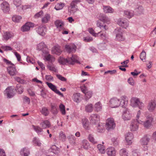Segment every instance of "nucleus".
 <instances>
[{
  "instance_id": "obj_3",
  "label": "nucleus",
  "mask_w": 156,
  "mask_h": 156,
  "mask_svg": "<svg viewBox=\"0 0 156 156\" xmlns=\"http://www.w3.org/2000/svg\"><path fill=\"white\" fill-rule=\"evenodd\" d=\"M153 119L151 115H148L146 116V119L145 121L143 119L139 121V123L143 125L147 129L149 128L151 126L152 122Z\"/></svg>"
},
{
  "instance_id": "obj_44",
  "label": "nucleus",
  "mask_w": 156,
  "mask_h": 156,
  "mask_svg": "<svg viewBox=\"0 0 156 156\" xmlns=\"http://www.w3.org/2000/svg\"><path fill=\"white\" fill-rule=\"evenodd\" d=\"M88 139L90 142L93 144H97V141L94 139L93 136L92 134H89Z\"/></svg>"
},
{
  "instance_id": "obj_19",
  "label": "nucleus",
  "mask_w": 156,
  "mask_h": 156,
  "mask_svg": "<svg viewBox=\"0 0 156 156\" xmlns=\"http://www.w3.org/2000/svg\"><path fill=\"white\" fill-rule=\"evenodd\" d=\"M7 70L9 74L11 76H13L16 75L17 72L14 65L12 66H9L7 68Z\"/></svg>"
},
{
  "instance_id": "obj_27",
  "label": "nucleus",
  "mask_w": 156,
  "mask_h": 156,
  "mask_svg": "<svg viewBox=\"0 0 156 156\" xmlns=\"http://www.w3.org/2000/svg\"><path fill=\"white\" fill-rule=\"evenodd\" d=\"M150 140V136H146L141 139L140 141V143L142 145H147L148 144Z\"/></svg>"
},
{
  "instance_id": "obj_36",
  "label": "nucleus",
  "mask_w": 156,
  "mask_h": 156,
  "mask_svg": "<svg viewBox=\"0 0 156 156\" xmlns=\"http://www.w3.org/2000/svg\"><path fill=\"white\" fill-rule=\"evenodd\" d=\"M40 111L42 114L45 116H48L49 113L48 109L47 108L45 107L42 108Z\"/></svg>"
},
{
  "instance_id": "obj_9",
  "label": "nucleus",
  "mask_w": 156,
  "mask_h": 156,
  "mask_svg": "<svg viewBox=\"0 0 156 156\" xmlns=\"http://www.w3.org/2000/svg\"><path fill=\"white\" fill-rule=\"evenodd\" d=\"M4 94L8 98H12L14 95L13 89L11 87H8L4 91Z\"/></svg>"
},
{
  "instance_id": "obj_16",
  "label": "nucleus",
  "mask_w": 156,
  "mask_h": 156,
  "mask_svg": "<svg viewBox=\"0 0 156 156\" xmlns=\"http://www.w3.org/2000/svg\"><path fill=\"white\" fill-rule=\"evenodd\" d=\"M133 138L132 133L129 132L125 135V139L127 144L129 145L132 143V140Z\"/></svg>"
},
{
  "instance_id": "obj_54",
  "label": "nucleus",
  "mask_w": 156,
  "mask_h": 156,
  "mask_svg": "<svg viewBox=\"0 0 156 156\" xmlns=\"http://www.w3.org/2000/svg\"><path fill=\"white\" fill-rule=\"evenodd\" d=\"M146 57V53L145 51L143 50L141 53L140 55V59L143 62H144Z\"/></svg>"
},
{
  "instance_id": "obj_55",
  "label": "nucleus",
  "mask_w": 156,
  "mask_h": 156,
  "mask_svg": "<svg viewBox=\"0 0 156 156\" xmlns=\"http://www.w3.org/2000/svg\"><path fill=\"white\" fill-rule=\"evenodd\" d=\"M47 67L50 71H53L55 72H56V69L53 64H49L47 65Z\"/></svg>"
},
{
  "instance_id": "obj_8",
  "label": "nucleus",
  "mask_w": 156,
  "mask_h": 156,
  "mask_svg": "<svg viewBox=\"0 0 156 156\" xmlns=\"http://www.w3.org/2000/svg\"><path fill=\"white\" fill-rule=\"evenodd\" d=\"M156 108V101L154 100L150 101L147 105V109L151 112H153Z\"/></svg>"
},
{
  "instance_id": "obj_38",
  "label": "nucleus",
  "mask_w": 156,
  "mask_h": 156,
  "mask_svg": "<svg viewBox=\"0 0 156 156\" xmlns=\"http://www.w3.org/2000/svg\"><path fill=\"white\" fill-rule=\"evenodd\" d=\"M51 151L55 154L58 153L60 151V149L55 145H53L51 147Z\"/></svg>"
},
{
  "instance_id": "obj_31",
  "label": "nucleus",
  "mask_w": 156,
  "mask_h": 156,
  "mask_svg": "<svg viewBox=\"0 0 156 156\" xmlns=\"http://www.w3.org/2000/svg\"><path fill=\"white\" fill-rule=\"evenodd\" d=\"M40 125L43 128L45 129L50 127V123L48 121L44 120L41 122Z\"/></svg>"
},
{
  "instance_id": "obj_12",
  "label": "nucleus",
  "mask_w": 156,
  "mask_h": 156,
  "mask_svg": "<svg viewBox=\"0 0 156 156\" xmlns=\"http://www.w3.org/2000/svg\"><path fill=\"white\" fill-rule=\"evenodd\" d=\"M128 98L126 96H122L120 98V101H119V105L123 108H126L128 104Z\"/></svg>"
},
{
  "instance_id": "obj_50",
  "label": "nucleus",
  "mask_w": 156,
  "mask_h": 156,
  "mask_svg": "<svg viewBox=\"0 0 156 156\" xmlns=\"http://www.w3.org/2000/svg\"><path fill=\"white\" fill-rule=\"evenodd\" d=\"M16 90L20 94H21L23 92V87L20 84L17 85Z\"/></svg>"
},
{
  "instance_id": "obj_61",
  "label": "nucleus",
  "mask_w": 156,
  "mask_h": 156,
  "mask_svg": "<svg viewBox=\"0 0 156 156\" xmlns=\"http://www.w3.org/2000/svg\"><path fill=\"white\" fill-rule=\"evenodd\" d=\"M140 110L138 111L137 112V115H136V120H137V122L138 123H139V121H141L142 119L141 118V117H140Z\"/></svg>"
},
{
  "instance_id": "obj_39",
  "label": "nucleus",
  "mask_w": 156,
  "mask_h": 156,
  "mask_svg": "<svg viewBox=\"0 0 156 156\" xmlns=\"http://www.w3.org/2000/svg\"><path fill=\"white\" fill-rule=\"evenodd\" d=\"M85 109L86 112H90L93 110V105L91 104H89L87 105L85 108Z\"/></svg>"
},
{
  "instance_id": "obj_42",
  "label": "nucleus",
  "mask_w": 156,
  "mask_h": 156,
  "mask_svg": "<svg viewBox=\"0 0 156 156\" xmlns=\"http://www.w3.org/2000/svg\"><path fill=\"white\" fill-rule=\"evenodd\" d=\"M65 6V4L63 3H58L55 6V8L56 10L62 9Z\"/></svg>"
},
{
  "instance_id": "obj_34",
  "label": "nucleus",
  "mask_w": 156,
  "mask_h": 156,
  "mask_svg": "<svg viewBox=\"0 0 156 156\" xmlns=\"http://www.w3.org/2000/svg\"><path fill=\"white\" fill-rule=\"evenodd\" d=\"M46 45L44 42H41L38 44L37 46V49L39 51H43L46 48Z\"/></svg>"
},
{
  "instance_id": "obj_21",
  "label": "nucleus",
  "mask_w": 156,
  "mask_h": 156,
  "mask_svg": "<svg viewBox=\"0 0 156 156\" xmlns=\"http://www.w3.org/2000/svg\"><path fill=\"white\" fill-rule=\"evenodd\" d=\"M51 51L53 53L59 55L62 52L61 48L58 45H56L52 48Z\"/></svg>"
},
{
  "instance_id": "obj_49",
  "label": "nucleus",
  "mask_w": 156,
  "mask_h": 156,
  "mask_svg": "<svg viewBox=\"0 0 156 156\" xmlns=\"http://www.w3.org/2000/svg\"><path fill=\"white\" fill-rule=\"evenodd\" d=\"M46 83L48 86V87L53 91L54 92H55V90H56L57 89H56V87L53 85L52 83H49L48 82H46Z\"/></svg>"
},
{
  "instance_id": "obj_28",
  "label": "nucleus",
  "mask_w": 156,
  "mask_h": 156,
  "mask_svg": "<svg viewBox=\"0 0 156 156\" xmlns=\"http://www.w3.org/2000/svg\"><path fill=\"white\" fill-rule=\"evenodd\" d=\"M104 12L105 13H112L114 10L109 6L104 5L103 6Z\"/></svg>"
},
{
  "instance_id": "obj_22",
  "label": "nucleus",
  "mask_w": 156,
  "mask_h": 156,
  "mask_svg": "<svg viewBox=\"0 0 156 156\" xmlns=\"http://www.w3.org/2000/svg\"><path fill=\"white\" fill-rule=\"evenodd\" d=\"M46 29L45 27L41 26L39 27L37 30V33L40 35L44 36L45 35Z\"/></svg>"
},
{
  "instance_id": "obj_4",
  "label": "nucleus",
  "mask_w": 156,
  "mask_h": 156,
  "mask_svg": "<svg viewBox=\"0 0 156 156\" xmlns=\"http://www.w3.org/2000/svg\"><path fill=\"white\" fill-rule=\"evenodd\" d=\"M131 105L133 107H138L141 109L143 107L144 104L141 102L140 99L136 97H132L130 100Z\"/></svg>"
},
{
  "instance_id": "obj_47",
  "label": "nucleus",
  "mask_w": 156,
  "mask_h": 156,
  "mask_svg": "<svg viewBox=\"0 0 156 156\" xmlns=\"http://www.w3.org/2000/svg\"><path fill=\"white\" fill-rule=\"evenodd\" d=\"M97 131L98 132L102 133L104 131L105 129L104 126L101 124L99 123L97 126Z\"/></svg>"
},
{
  "instance_id": "obj_51",
  "label": "nucleus",
  "mask_w": 156,
  "mask_h": 156,
  "mask_svg": "<svg viewBox=\"0 0 156 156\" xmlns=\"http://www.w3.org/2000/svg\"><path fill=\"white\" fill-rule=\"evenodd\" d=\"M69 142L72 144L75 143L76 138L73 135H70L68 137Z\"/></svg>"
},
{
  "instance_id": "obj_33",
  "label": "nucleus",
  "mask_w": 156,
  "mask_h": 156,
  "mask_svg": "<svg viewBox=\"0 0 156 156\" xmlns=\"http://www.w3.org/2000/svg\"><path fill=\"white\" fill-rule=\"evenodd\" d=\"M82 123L83 128L86 129H88L89 124L88 119H83L82 120Z\"/></svg>"
},
{
  "instance_id": "obj_59",
  "label": "nucleus",
  "mask_w": 156,
  "mask_h": 156,
  "mask_svg": "<svg viewBox=\"0 0 156 156\" xmlns=\"http://www.w3.org/2000/svg\"><path fill=\"white\" fill-rule=\"evenodd\" d=\"M15 79L18 82L22 84H24L26 83V81L24 80L21 79L20 77H15Z\"/></svg>"
},
{
  "instance_id": "obj_26",
  "label": "nucleus",
  "mask_w": 156,
  "mask_h": 156,
  "mask_svg": "<svg viewBox=\"0 0 156 156\" xmlns=\"http://www.w3.org/2000/svg\"><path fill=\"white\" fill-rule=\"evenodd\" d=\"M99 19L104 23H107L110 21V20L105 15L103 14H100L98 16Z\"/></svg>"
},
{
  "instance_id": "obj_14",
  "label": "nucleus",
  "mask_w": 156,
  "mask_h": 156,
  "mask_svg": "<svg viewBox=\"0 0 156 156\" xmlns=\"http://www.w3.org/2000/svg\"><path fill=\"white\" fill-rule=\"evenodd\" d=\"M76 46L73 44H70L65 46L66 51L69 53L75 52L76 51Z\"/></svg>"
},
{
  "instance_id": "obj_45",
  "label": "nucleus",
  "mask_w": 156,
  "mask_h": 156,
  "mask_svg": "<svg viewBox=\"0 0 156 156\" xmlns=\"http://www.w3.org/2000/svg\"><path fill=\"white\" fill-rule=\"evenodd\" d=\"M84 94L85 96V99L86 100H87L92 97L93 93L91 91H87Z\"/></svg>"
},
{
  "instance_id": "obj_64",
  "label": "nucleus",
  "mask_w": 156,
  "mask_h": 156,
  "mask_svg": "<svg viewBox=\"0 0 156 156\" xmlns=\"http://www.w3.org/2000/svg\"><path fill=\"white\" fill-rule=\"evenodd\" d=\"M13 3L16 7L19 6L21 3V0H13Z\"/></svg>"
},
{
  "instance_id": "obj_13",
  "label": "nucleus",
  "mask_w": 156,
  "mask_h": 156,
  "mask_svg": "<svg viewBox=\"0 0 156 156\" xmlns=\"http://www.w3.org/2000/svg\"><path fill=\"white\" fill-rule=\"evenodd\" d=\"M90 119L91 123L93 125L98 123L100 120L99 116L96 114L91 115Z\"/></svg>"
},
{
  "instance_id": "obj_41",
  "label": "nucleus",
  "mask_w": 156,
  "mask_h": 156,
  "mask_svg": "<svg viewBox=\"0 0 156 156\" xmlns=\"http://www.w3.org/2000/svg\"><path fill=\"white\" fill-rule=\"evenodd\" d=\"M22 18L20 16L14 15L12 17V19L13 21L18 23L20 21Z\"/></svg>"
},
{
  "instance_id": "obj_30",
  "label": "nucleus",
  "mask_w": 156,
  "mask_h": 156,
  "mask_svg": "<svg viewBox=\"0 0 156 156\" xmlns=\"http://www.w3.org/2000/svg\"><path fill=\"white\" fill-rule=\"evenodd\" d=\"M80 94L79 93H76L74 94L73 97V99L74 101L79 103L80 101Z\"/></svg>"
},
{
  "instance_id": "obj_10",
  "label": "nucleus",
  "mask_w": 156,
  "mask_h": 156,
  "mask_svg": "<svg viewBox=\"0 0 156 156\" xmlns=\"http://www.w3.org/2000/svg\"><path fill=\"white\" fill-rule=\"evenodd\" d=\"M132 114L129 109H126L122 113V118L124 120H128L130 119Z\"/></svg>"
},
{
  "instance_id": "obj_52",
  "label": "nucleus",
  "mask_w": 156,
  "mask_h": 156,
  "mask_svg": "<svg viewBox=\"0 0 156 156\" xmlns=\"http://www.w3.org/2000/svg\"><path fill=\"white\" fill-rule=\"evenodd\" d=\"M120 156H128V153L125 149H121L120 151Z\"/></svg>"
},
{
  "instance_id": "obj_7",
  "label": "nucleus",
  "mask_w": 156,
  "mask_h": 156,
  "mask_svg": "<svg viewBox=\"0 0 156 156\" xmlns=\"http://www.w3.org/2000/svg\"><path fill=\"white\" fill-rule=\"evenodd\" d=\"M117 23L120 26L126 29L129 25V21L125 18H120L118 19Z\"/></svg>"
},
{
  "instance_id": "obj_58",
  "label": "nucleus",
  "mask_w": 156,
  "mask_h": 156,
  "mask_svg": "<svg viewBox=\"0 0 156 156\" xmlns=\"http://www.w3.org/2000/svg\"><path fill=\"white\" fill-rule=\"evenodd\" d=\"M43 15V11L41 10L39 12L37 13L34 15V17L35 18H38L40 17Z\"/></svg>"
},
{
  "instance_id": "obj_40",
  "label": "nucleus",
  "mask_w": 156,
  "mask_h": 156,
  "mask_svg": "<svg viewBox=\"0 0 156 156\" xmlns=\"http://www.w3.org/2000/svg\"><path fill=\"white\" fill-rule=\"evenodd\" d=\"M97 147L99 152L101 154H104L105 152V147L101 144H99L97 145Z\"/></svg>"
},
{
  "instance_id": "obj_25",
  "label": "nucleus",
  "mask_w": 156,
  "mask_h": 156,
  "mask_svg": "<svg viewBox=\"0 0 156 156\" xmlns=\"http://www.w3.org/2000/svg\"><path fill=\"white\" fill-rule=\"evenodd\" d=\"M138 123L137 120H133L131 122L130 128L133 131L136 130L138 128V125L137 123Z\"/></svg>"
},
{
  "instance_id": "obj_29",
  "label": "nucleus",
  "mask_w": 156,
  "mask_h": 156,
  "mask_svg": "<svg viewBox=\"0 0 156 156\" xmlns=\"http://www.w3.org/2000/svg\"><path fill=\"white\" fill-rule=\"evenodd\" d=\"M134 13L132 11L125 10L124 12V15L128 18H130L134 15Z\"/></svg>"
},
{
  "instance_id": "obj_60",
  "label": "nucleus",
  "mask_w": 156,
  "mask_h": 156,
  "mask_svg": "<svg viewBox=\"0 0 156 156\" xmlns=\"http://www.w3.org/2000/svg\"><path fill=\"white\" fill-rule=\"evenodd\" d=\"M45 58L47 60L51 62H53L55 61V58L52 57L50 54L46 56Z\"/></svg>"
},
{
  "instance_id": "obj_6",
  "label": "nucleus",
  "mask_w": 156,
  "mask_h": 156,
  "mask_svg": "<svg viewBox=\"0 0 156 156\" xmlns=\"http://www.w3.org/2000/svg\"><path fill=\"white\" fill-rule=\"evenodd\" d=\"M115 126V124L112 118L108 119L106 124V129L108 131L113 129Z\"/></svg>"
},
{
  "instance_id": "obj_53",
  "label": "nucleus",
  "mask_w": 156,
  "mask_h": 156,
  "mask_svg": "<svg viewBox=\"0 0 156 156\" xmlns=\"http://www.w3.org/2000/svg\"><path fill=\"white\" fill-rule=\"evenodd\" d=\"M59 108L60 111L62 114L63 115H65L66 114L65 106L62 104H61L59 106Z\"/></svg>"
},
{
  "instance_id": "obj_63",
  "label": "nucleus",
  "mask_w": 156,
  "mask_h": 156,
  "mask_svg": "<svg viewBox=\"0 0 156 156\" xmlns=\"http://www.w3.org/2000/svg\"><path fill=\"white\" fill-rule=\"evenodd\" d=\"M83 40L85 42H90L93 41V39L91 37H84Z\"/></svg>"
},
{
  "instance_id": "obj_35",
  "label": "nucleus",
  "mask_w": 156,
  "mask_h": 156,
  "mask_svg": "<svg viewBox=\"0 0 156 156\" xmlns=\"http://www.w3.org/2000/svg\"><path fill=\"white\" fill-rule=\"evenodd\" d=\"M59 62L61 64L65 65L66 63L70 62L69 59H65L62 57H60L58 60Z\"/></svg>"
},
{
  "instance_id": "obj_57",
  "label": "nucleus",
  "mask_w": 156,
  "mask_h": 156,
  "mask_svg": "<svg viewBox=\"0 0 156 156\" xmlns=\"http://www.w3.org/2000/svg\"><path fill=\"white\" fill-rule=\"evenodd\" d=\"M135 10L137 12V13L140 14L143 11V8L141 6H138L137 8H136Z\"/></svg>"
},
{
  "instance_id": "obj_32",
  "label": "nucleus",
  "mask_w": 156,
  "mask_h": 156,
  "mask_svg": "<svg viewBox=\"0 0 156 156\" xmlns=\"http://www.w3.org/2000/svg\"><path fill=\"white\" fill-rule=\"evenodd\" d=\"M82 147L85 150H87L90 146L87 140H83L82 141Z\"/></svg>"
},
{
  "instance_id": "obj_56",
  "label": "nucleus",
  "mask_w": 156,
  "mask_h": 156,
  "mask_svg": "<svg viewBox=\"0 0 156 156\" xmlns=\"http://www.w3.org/2000/svg\"><path fill=\"white\" fill-rule=\"evenodd\" d=\"M55 25L57 28L61 27L63 25L62 21L59 20H57L55 22Z\"/></svg>"
},
{
  "instance_id": "obj_20",
  "label": "nucleus",
  "mask_w": 156,
  "mask_h": 156,
  "mask_svg": "<svg viewBox=\"0 0 156 156\" xmlns=\"http://www.w3.org/2000/svg\"><path fill=\"white\" fill-rule=\"evenodd\" d=\"M106 153L108 156H115L116 151L114 148L110 147L106 149Z\"/></svg>"
},
{
  "instance_id": "obj_17",
  "label": "nucleus",
  "mask_w": 156,
  "mask_h": 156,
  "mask_svg": "<svg viewBox=\"0 0 156 156\" xmlns=\"http://www.w3.org/2000/svg\"><path fill=\"white\" fill-rule=\"evenodd\" d=\"M20 154L21 156H28L30 154L29 149L27 147L22 148L20 151Z\"/></svg>"
},
{
  "instance_id": "obj_24",
  "label": "nucleus",
  "mask_w": 156,
  "mask_h": 156,
  "mask_svg": "<svg viewBox=\"0 0 156 156\" xmlns=\"http://www.w3.org/2000/svg\"><path fill=\"white\" fill-rule=\"evenodd\" d=\"M13 36V34L12 33L9 32H5L4 33L3 35V39L7 41Z\"/></svg>"
},
{
  "instance_id": "obj_62",
  "label": "nucleus",
  "mask_w": 156,
  "mask_h": 156,
  "mask_svg": "<svg viewBox=\"0 0 156 156\" xmlns=\"http://www.w3.org/2000/svg\"><path fill=\"white\" fill-rule=\"evenodd\" d=\"M59 138L63 141H65L66 138V136L62 132H61L59 133Z\"/></svg>"
},
{
  "instance_id": "obj_46",
  "label": "nucleus",
  "mask_w": 156,
  "mask_h": 156,
  "mask_svg": "<svg viewBox=\"0 0 156 156\" xmlns=\"http://www.w3.org/2000/svg\"><path fill=\"white\" fill-rule=\"evenodd\" d=\"M33 142L34 144L35 145L40 146L41 145V143L40 142L39 139L37 137H35L34 138Z\"/></svg>"
},
{
  "instance_id": "obj_15",
  "label": "nucleus",
  "mask_w": 156,
  "mask_h": 156,
  "mask_svg": "<svg viewBox=\"0 0 156 156\" xmlns=\"http://www.w3.org/2000/svg\"><path fill=\"white\" fill-rule=\"evenodd\" d=\"M34 26V23H27L22 27L21 30L23 32L28 31L30 30V27H32Z\"/></svg>"
},
{
  "instance_id": "obj_48",
  "label": "nucleus",
  "mask_w": 156,
  "mask_h": 156,
  "mask_svg": "<svg viewBox=\"0 0 156 156\" xmlns=\"http://www.w3.org/2000/svg\"><path fill=\"white\" fill-rule=\"evenodd\" d=\"M32 127L34 130L38 133H40L43 131L42 129L39 126L33 125Z\"/></svg>"
},
{
  "instance_id": "obj_2",
  "label": "nucleus",
  "mask_w": 156,
  "mask_h": 156,
  "mask_svg": "<svg viewBox=\"0 0 156 156\" xmlns=\"http://www.w3.org/2000/svg\"><path fill=\"white\" fill-rule=\"evenodd\" d=\"M79 0H74L72 1L68 7V12L71 15H73L78 10L77 5L80 2Z\"/></svg>"
},
{
  "instance_id": "obj_23",
  "label": "nucleus",
  "mask_w": 156,
  "mask_h": 156,
  "mask_svg": "<svg viewBox=\"0 0 156 156\" xmlns=\"http://www.w3.org/2000/svg\"><path fill=\"white\" fill-rule=\"evenodd\" d=\"M69 60L70 61L69 63L73 64V63L76 62L78 64H80V63L78 61V57L75 55H72V56L70 58H68Z\"/></svg>"
},
{
  "instance_id": "obj_5",
  "label": "nucleus",
  "mask_w": 156,
  "mask_h": 156,
  "mask_svg": "<svg viewBox=\"0 0 156 156\" xmlns=\"http://www.w3.org/2000/svg\"><path fill=\"white\" fill-rule=\"evenodd\" d=\"M114 32L116 34L115 39L117 40L122 41L125 40V38L122 35V31L120 27L115 29Z\"/></svg>"
},
{
  "instance_id": "obj_43",
  "label": "nucleus",
  "mask_w": 156,
  "mask_h": 156,
  "mask_svg": "<svg viewBox=\"0 0 156 156\" xmlns=\"http://www.w3.org/2000/svg\"><path fill=\"white\" fill-rule=\"evenodd\" d=\"M95 110L97 112L100 111L102 109V105L100 102L97 103L95 105Z\"/></svg>"
},
{
  "instance_id": "obj_1",
  "label": "nucleus",
  "mask_w": 156,
  "mask_h": 156,
  "mask_svg": "<svg viewBox=\"0 0 156 156\" xmlns=\"http://www.w3.org/2000/svg\"><path fill=\"white\" fill-rule=\"evenodd\" d=\"M97 25L98 27H99L101 30L98 33H95L94 30L92 28L89 29L88 31L94 37H97L98 35V34L100 33V36L104 39H105L108 37V35L106 33V30H107L108 27L106 25H102L101 23L99 22H98L97 23Z\"/></svg>"
},
{
  "instance_id": "obj_18",
  "label": "nucleus",
  "mask_w": 156,
  "mask_h": 156,
  "mask_svg": "<svg viewBox=\"0 0 156 156\" xmlns=\"http://www.w3.org/2000/svg\"><path fill=\"white\" fill-rule=\"evenodd\" d=\"M2 9L4 12H8L9 10V5L6 2H3L1 5Z\"/></svg>"
},
{
  "instance_id": "obj_37",
  "label": "nucleus",
  "mask_w": 156,
  "mask_h": 156,
  "mask_svg": "<svg viewBox=\"0 0 156 156\" xmlns=\"http://www.w3.org/2000/svg\"><path fill=\"white\" fill-rule=\"evenodd\" d=\"M50 18V15L48 14H45L44 16L42 19V22L43 23H47L49 20Z\"/></svg>"
},
{
  "instance_id": "obj_11",
  "label": "nucleus",
  "mask_w": 156,
  "mask_h": 156,
  "mask_svg": "<svg viewBox=\"0 0 156 156\" xmlns=\"http://www.w3.org/2000/svg\"><path fill=\"white\" fill-rule=\"evenodd\" d=\"M110 106L112 108H115L119 106V100L116 98H113L110 101Z\"/></svg>"
}]
</instances>
